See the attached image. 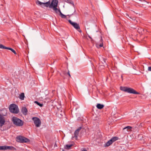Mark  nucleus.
Here are the masks:
<instances>
[{
    "instance_id": "obj_1",
    "label": "nucleus",
    "mask_w": 151,
    "mask_h": 151,
    "mask_svg": "<svg viewBox=\"0 0 151 151\" xmlns=\"http://www.w3.org/2000/svg\"><path fill=\"white\" fill-rule=\"evenodd\" d=\"M55 0H52L51 3L50 0L45 3L42 2L38 1L36 2V4L42 7H49L50 8H52V7L54 4V2H55Z\"/></svg>"
},
{
    "instance_id": "obj_2",
    "label": "nucleus",
    "mask_w": 151,
    "mask_h": 151,
    "mask_svg": "<svg viewBox=\"0 0 151 151\" xmlns=\"http://www.w3.org/2000/svg\"><path fill=\"white\" fill-rule=\"evenodd\" d=\"M12 121L14 124L17 126L21 127L23 125L24 122L19 118L13 116L12 119Z\"/></svg>"
},
{
    "instance_id": "obj_3",
    "label": "nucleus",
    "mask_w": 151,
    "mask_h": 151,
    "mask_svg": "<svg viewBox=\"0 0 151 151\" xmlns=\"http://www.w3.org/2000/svg\"><path fill=\"white\" fill-rule=\"evenodd\" d=\"M9 108L10 112L12 113L17 114L19 112L18 106L15 104H11Z\"/></svg>"
},
{
    "instance_id": "obj_4",
    "label": "nucleus",
    "mask_w": 151,
    "mask_h": 151,
    "mask_svg": "<svg viewBox=\"0 0 151 151\" xmlns=\"http://www.w3.org/2000/svg\"><path fill=\"white\" fill-rule=\"evenodd\" d=\"M119 138L117 137H114L111 139L107 142L105 144V146L108 147L111 145L113 142L118 140Z\"/></svg>"
},
{
    "instance_id": "obj_5",
    "label": "nucleus",
    "mask_w": 151,
    "mask_h": 151,
    "mask_svg": "<svg viewBox=\"0 0 151 151\" xmlns=\"http://www.w3.org/2000/svg\"><path fill=\"white\" fill-rule=\"evenodd\" d=\"M32 119L34 121L36 127H39L40 126L41 122L40 120L38 118L34 117L32 118Z\"/></svg>"
},
{
    "instance_id": "obj_6",
    "label": "nucleus",
    "mask_w": 151,
    "mask_h": 151,
    "mask_svg": "<svg viewBox=\"0 0 151 151\" xmlns=\"http://www.w3.org/2000/svg\"><path fill=\"white\" fill-rule=\"evenodd\" d=\"M16 150V148L12 146L6 145L0 146V150Z\"/></svg>"
},
{
    "instance_id": "obj_7",
    "label": "nucleus",
    "mask_w": 151,
    "mask_h": 151,
    "mask_svg": "<svg viewBox=\"0 0 151 151\" xmlns=\"http://www.w3.org/2000/svg\"><path fill=\"white\" fill-rule=\"evenodd\" d=\"M55 2H54V3L53 6L52 7V8L53 9V10L55 11V12L56 13H58V10L59 9L57 8V7L58 5V0H55Z\"/></svg>"
},
{
    "instance_id": "obj_8",
    "label": "nucleus",
    "mask_w": 151,
    "mask_h": 151,
    "mask_svg": "<svg viewBox=\"0 0 151 151\" xmlns=\"http://www.w3.org/2000/svg\"><path fill=\"white\" fill-rule=\"evenodd\" d=\"M77 30L80 29V26L78 24L75 22H72L70 20L68 21Z\"/></svg>"
},
{
    "instance_id": "obj_9",
    "label": "nucleus",
    "mask_w": 151,
    "mask_h": 151,
    "mask_svg": "<svg viewBox=\"0 0 151 151\" xmlns=\"http://www.w3.org/2000/svg\"><path fill=\"white\" fill-rule=\"evenodd\" d=\"M127 92L136 94H140L139 93L133 89L129 87L127 88Z\"/></svg>"
},
{
    "instance_id": "obj_10",
    "label": "nucleus",
    "mask_w": 151,
    "mask_h": 151,
    "mask_svg": "<svg viewBox=\"0 0 151 151\" xmlns=\"http://www.w3.org/2000/svg\"><path fill=\"white\" fill-rule=\"evenodd\" d=\"M5 122V120L4 117L0 114V127H1Z\"/></svg>"
},
{
    "instance_id": "obj_11",
    "label": "nucleus",
    "mask_w": 151,
    "mask_h": 151,
    "mask_svg": "<svg viewBox=\"0 0 151 151\" xmlns=\"http://www.w3.org/2000/svg\"><path fill=\"white\" fill-rule=\"evenodd\" d=\"M21 111L23 115H26L27 114V110L26 107H22L21 109Z\"/></svg>"
},
{
    "instance_id": "obj_12",
    "label": "nucleus",
    "mask_w": 151,
    "mask_h": 151,
    "mask_svg": "<svg viewBox=\"0 0 151 151\" xmlns=\"http://www.w3.org/2000/svg\"><path fill=\"white\" fill-rule=\"evenodd\" d=\"M73 146V144H67L65 145L64 148L65 149L69 150L71 149V147Z\"/></svg>"
},
{
    "instance_id": "obj_13",
    "label": "nucleus",
    "mask_w": 151,
    "mask_h": 151,
    "mask_svg": "<svg viewBox=\"0 0 151 151\" xmlns=\"http://www.w3.org/2000/svg\"><path fill=\"white\" fill-rule=\"evenodd\" d=\"M24 137L21 136H17L16 137L17 141L18 142H21V141L22 140V139L24 138Z\"/></svg>"
},
{
    "instance_id": "obj_14",
    "label": "nucleus",
    "mask_w": 151,
    "mask_h": 151,
    "mask_svg": "<svg viewBox=\"0 0 151 151\" xmlns=\"http://www.w3.org/2000/svg\"><path fill=\"white\" fill-rule=\"evenodd\" d=\"M79 132L78 131V130L76 129L74 133V137L75 138V139L76 140L77 139L78 136L79 134Z\"/></svg>"
},
{
    "instance_id": "obj_15",
    "label": "nucleus",
    "mask_w": 151,
    "mask_h": 151,
    "mask_svg": "<svg viewBox=\"0 0 151 151\" xmlns=\"http://www.w3.org/2000/svg\"><path fill=\"white\" fill-rule=\"evenodd\" d=\"M96 106L98 109H101L104 107V106L103 104H98L96 105Z\"/></svg>"
},
{
    "instance_id": "obj_16",
    "label": "nucleus",
    "mask_w": 151,
    "mask_h": 151,
    "mask_svg": "<svg viewBox=\"0 0 151 151\" xmlns=\"http://www.w3.org/2000/svg\"><path fill=\"white\" fill-rule=\"evenodd\" d=\"M25 96L24 93H22L19 95V98L21 100H24Z\"/></svg>"
},
{
    "instance_id": "obj_17",
    "label": "nucleus",
    "mask_w": 151,
    "mask_h": 151,
    "mask_svg": "<svg viewBox=\"0 0 151 151\" xmlns=\"http://www.w3.org/2000/svg\"><path fill=\"white\" fill-rule=\"evenodd\" d=\"M127 88L128 87H127L121 86L120 87V89L121 90L123 91H124L125 92H127Z\"/></svg>"
},
{
    "instance_id": "obj_18",
    "label": "nucleus",
    "mask_w": 151,
    "mask_h": 151,
    "mask_svg": "<svg viewBox=\"0 0 151 151\" xmlns=\"http://www.w3.org/2000/svg\"><path fill=\"white\" fill-rule=\"evenodd\" d=\"M126 129H127V130H130V131H132L131 129H132V127L131 126H127L124 128L123 130H124Z\"/></svg>"
},
{
    "instance_id": "obj_19",
    "label": "nucleus",
    "mask_w": 151,
    "mask_h": 151,
    "mask_svg": "<svg viewBox=\"0 0 151 151\" xmlns=\"http://www.w3.org/2000/svg\"><path fill=\"white\" fill-rule=\"evenodd\" d=\"M7 49L9 50H11L15 54H16L17 53L15 50L11 48L7 47Z\"/></svg>"
},
{
    "instance_id": "obj_20",
    "label": "nucleus",
    "mask_w": 151,
    "mask_h": 151,
    "mask_svg": "<svg viewBox=\"0 0 151 151\" xmlns=\"http://www.w3.org/2000/svg\"><path fill=\"white\" fill-rule=\"evenodd\" d=\"M66 2L74 6V5L73 2L71 0H66Z\"/></svg>"
},
{
    "instance_id": "obj_21",
    "label": "nucleus",
    "mask_w": 151,
    "mask_h": 151,
    "mask_svg": "<svg viewBox=\"0 0 151 151\" xmlns=\"http://www.w3.org/2000/svg\"><path fill=\"white\" fill-rule=\"evenodd\" d=\"M103 40L102 38V37H101V39L100 40V42H101L100 44L99 45V46L100 47H101L103 46Z\"/></svg>"
},
{
    "instance_id": "obj_22",
    "label": "nucleus",
    "mask_w": 151,
    "mask_h": 151,
    "mask_svg": "<svg viewBox=\"0 0 151 151\" xmlns=\"http://www.w3.org/2000/svg\"><path fill=\"white\" fill-rule=\"evenodd\" d=\"M34 103L35 104H37V105L40 106V107H42L43 106V104H42L40 103L39 102H38L37 101H35L34 102Z\"/></svg>"
},
{
    "instance_id": "obj_23",
    "label": "nucleus",
    "mask_w": 151,
    "mask_h": 151,
    "mask_svg": "<svg viewBox=\"0 0 151 151\" xmlns=\"http://www.w3.org/2000/svg\"><path fill=\"white\" fill-rule=\"evenodd\" d=\"M24 139H23V143L24 142H28L29 141V140L27 138H26L25 137H24Z\"/></svg>"
},
{
    "instance_id": "obj_24",
    "label": "nucleus",
    "mask_w": 151,
    "mask_h": 151,
    "mask_svg": "<svg viewBox=\"0 0 151 151\" xmlns=\"http://www.w3.org/2000/svg\"><path fill=\"white\" fill-rule=\"evenodd\" d=\"M7 47H5L3 45L1 44H0V48L2 49H7Z\"/></svg>"
},
{
    "instance_id": "obj_25",
    "label": "nucleus",
    "mask_w": 151,
    "mask_h": 151,
    "mask_svg": "<svg viewBox=\"0 0 151 151\" xmlns=\"http://www.w3.org/2000/svg\"><path fill=\"white\" fill-rule=\"evenodd\" d=\"M59 15L63 18L65 19L66 17V16L65 15L63 14L62 13H60V14H59Z\"/></svg>"
},
{
    "instance_id": "obj_26",
    "label": "nucleus",
    "mask_w": 151,
    "mask_h": 151,
    "mask_svg": "<svg viewBox=\"0 0 151 151\" xmlns=\"http://www.w3.org/2000/svg\"><path fill=\"white\" fill-rule=\"evenodd\" d=\"M132 129H133V130L134 131H137L138 132V128L137 127H134L132 128Z\"/></svg>"
},
{
    "instance_id": "obj_27",
    "label": "nucleus",
    "mask_w": 151,
    "mask_h": 151,
    "mask_svg": "<svg viewBox=\"0 0 151 151\" xmlns=\"http://www.w3.org/2000/svg\"><path fill=\"white\" fill-rule=\"evenodd\" d=\"M81 151H87V150L85 148H83L81 149Z\"/></svg>"
},
{
    "instance_id": "obj_28",
    "label": "nucleus",
    "mask_w": 151,
    "mask_h": 151,
    "mask_svg": "<svg viewBox=\"0 0 151 151\" xmlns=\"http://www.w3.org/2000/svg\"><path fill=\"white\" fill-rule=\"evenodd\" d=\"M141 1V0H135V1L137 3H139Z\"/></svg>"
},
{
    "instance_id": "obj_29",
    "label": "nucleus",
    "mask_w": 151,
    "mask_h": 151,
    "mask_svg": "<svg viewBox=\"0 0 151 151\" xmlns=\"http://www.w3.org/2000/svg\"><path fill=\"white\" fill-rule=\"evenodd\" d=\"M125 15H126V17H129V18L130 19H132V18H131L129 16V14H125Z\"/></svg>"
},
{
    "instance_id": "obj_30",
    "label": "nucleus",
    "mask_w": 151,
    "mask_h": 151,
    "mask_svg": "<svg viewBox=\"0 0 151 151\" xmlns=\"http://www.w3.org/2000/svg\"><path fill=\"white\" fill-rule=\"evenodd\" d=\"M103 59V61L105 63H106V58H102Z\"/></svg>"
},
{
    "instance_id": "obj_31",
    "label": "nucleus",
    "mask_w": 151,
    "mask_h": 151,
    "mask_svg": "<svg viewBox=\"0 0 151 151\" xmlns=\"http://www.w3.org/2000/svg\"><path fill=\"white\" fill-rule=\"evenodd\" d=\"M148 70L149 71H151V66L149 67H148Z\"/></svg>"
},
{
    "instance_id": "obj_32",
    "label": "nucleus",
    "mask_w": 151,
    "mask_h": 151,
    "mask_svg": "<svg viewBox=\"0 0 151 151\" xmlns=\"http://www.w3.org/2000/svg\"><path fill=\"white\" fill-rule=\"evenodd\" d=\"M81 127H79L77 130H78V131L79 132L80 130L81 129Z\"/></svg>"
},
{
    "instance_id": "obj_33",
    "label": "nucleus",
    "mask_w": 151,
    "mask_h": 151,
    "mask_svg": "<svg viewBox=\"0 0 151 151\" xmlns=\"http://www.w3.org/2000/svg\"><path fill=\"white\" fill-rule=\"evenodd\" d=\"M67 74L68 75V76H69L70 77H71V76L70 75V72H69V71L68 70V72L67 73Z\"/></svg>"
},
{
    "instance_id": "obj_34",
    "label": "nucleus",
    "mask_w": 151,
    "mask_h": 151,
    "mask_svg": "<svg viewBox=\"0 0 151 151\" xmlns=\"http://www.w3.org/2000/svg\"><path fill=\"white\" fill-rule=\"evenodd\" d=\"M88 37L90 38V39H91L92 40V37L90 36H89V35H88Z\"/></svg>"
},
{
    "instance_id": "obj_35",
    "label": "nucleus",
    "mask_w": 151,
    "mask_h": 151,
    "mask_svg": "<svg viewBox=\"0 0 151 151\" xmlns=\"http://www.w3.org/2000/svg\"><path fill=\"white\" fill-rule=\"evenodd\" d=\"M79 32H80L81 33V30L80 29H78V30H77Z\"/></svg>"
},
{
    "instance_id": "obj_36",
    "label": "nucleus",
    "mask_w": 151,
    "mask_h": 151,
    "mask_svg": "<svg viewBox=\"0 0 151 151\" xmlns=\"http://www.w3.org/2000/svg\"><path fill=\"white\" fill-rule=\"evenodd\" d=\"M8 129V127H7L6 128H5V129H3L2 130H6V129Z\"/></svg>"
},
{
    "instance_id": "obj_37",
    "label": "nucleus",
    "mask_w": 151,
    "mask_h": 151,
    "mask_svg": "<svg viewBox=\"0 0 151 151\" xmlns=\"http://www.w3.org/2000/svg\"><path fill=\"white\" fill-rule=\"evenodd\" d=\"M58 12H59V14H60V13H62L60 10V9H59V10H58Z\"/></svg>"
},
{
    "instance_id": "obj_38",
    "label": "nucleus",
    "mask_w": 151,
    "mask_h": 151,
    "mask_svg": "<svg viewBox=\"0 0 151 151\" xmlns=\"http://www.w3.org/2000/svg\"><path fill=\"white\" fill-rule=\"evenodd\" d=\"M24 138H23L22 139V140L21 141V142H22V143H23V139H24Z\"/></svg>"
},
{
    "instance_id": "obj_39",
    "label": "nucleus",
    "mask_w": 151,
    "mask_h": 151,
    "mask_svg": "<svg viewBox=\"0 0 151 151\" xmlns=\"http://www.w3.org/2000/svg\"><path fill=\"white\" fill-rule=\"evenodd\" d=\"M55 145H56V146H57V145H56V143H55V145L54 146H55Z\"/></svg>"
},
{
    "instance_id": "obj_40",
    "label": "nucleus",
    "mask_w": 151,
    "mask_h": 151,
    "mask_svg": "<svg viewBox=\"0 0 151 151\" xmlns=\"http://www.w3.org/2000/svg\"><path fill=\"white\" fill-rule=\"evenodd\" d=\"M60 114L61 115V116H63V114Z\"/></svg>"
},
{
    "instance_id": "obj_41",
    "label": "nucleus",
    "mask_w": 151,
    "mask_h": 151,
    "mask_svg": "<svg viewBox=\"0 0 151 151\" xmlns=\"http://www.w3.org/2000/svg\"><path fill=\"white\" fill-rule=\"evenodd\" d=\"M62 151H64V150H63Z\"/></svg>"
},
{
    "instance_id": "obj_42",
    "label": "nucleus",
    "mask_w": 151,
    "mask_h": 151,
    "mask_svg": "<svg viewBox=\"0 0 151 151\" xmlns=\"http://www.w3.org/2000/svg\"><path fill=\"white\" fill-rule=\"evenodd\" d=\"M121 77L122 78V76H121Z\"/></svg>"
}]
</instances>
